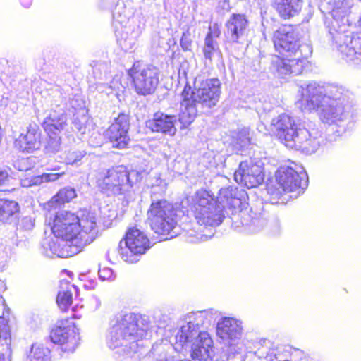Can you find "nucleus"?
<instances>
[{
	"mask_svg": "<svg viewBox=\"0 0 361 361\" xmlns=\"http://www.w3.org/2000/svg\"><path fill=\"white\" fill-rule=\"evenodd\" d=\"M302 111L317 110L320 120L329 125L343 126L356 114L353 94L337 84L321 85L312 82L302 88L298 102Z\"/></svg>",
	"mask_w": 361,
	"mask_h": 361,
	"instance_id": "nucleus-1",
	"label": "nucleus"
},
{
	"mask_svg": "<svg viewBox=\"0 0 361 361\" xmlns=\"http://www.w3.org/2000/svg\"><path fill=\"white\" fill-rule=\"evenodd\" d=\"M273 42L283 57L275 56L271 61L273 71L281 78L300 74L311 54L312 48L307 44L299 45L298 39L290 27H281L274 32Z\"/></svg>",
	"mask_w": 361,
	"mask_h": 361,
	"instance_id": "nucleus-2",
	"label": "nucleus"
},
{
	"mask_svg": "<svg viewBox=\"0 0 361 361\" xmlns=\"http://www.w3.org/2000/svg\"><path fill=\"white\" fill-rule=\"evenodd\" d=\"M221 94L218 79L201 80L196 78L193 89L186 85L181 94L179 121L183 128L190 126L197 115V105L211 108L216 105Z\"/></svg>",
	"mask_w": 361,
	"mask_h": 361,
	"instance_id": "nucleus-3",
	"label": "nucleus"
},
{
	"mask_svg": "<svg viewBox=\"0 0 361 361\" xmlns=\"http://www.w3.org/2000/svg\"><path fill=\"white\" fill-rule=\"evenodd\" d=\"M148 324L140 316L133 312L124 314L111 327L107 338L109 348L120 354L136 353L146 336Z\"/></svg>",
	"mask_w": 361,
	"mask_h": 361,
	"instance_id": "nucleus-4",
	"label": "nucleus"
},
{
	"mask_svg": "<svg viewBox=\"0 0 361 361\" xmlns=\"http://www.w3.org/2000/svg\"><path fill=\"white\" fill-rule=\"evenodd\" d=\"M180 212L165 200L153 201L147 212L152 229L159 235L174 238L178 234L177 217Z\"/></svg>",
	"mask_w": 361,
	"mask_h": 361,
	"instance_id": "nucleus-5",
	"label": "nucleus"
},
{
	"mask_svg": "<svg viewBox=\"0 0 361 361\" xmlns=\"http://www.w3.org/2000/svg\"><path fill=\"white\" fill-rule=\"evenodd\" d=\"M187 202L193 209L199 224L216 226L223 221V207L207 190H197L187 197Z\"/></svg>",
	"mask_w": 361,
	"mask_h": 361,
	"instance_id": "nucleus-6",
	"label": "nucleus"
},
{
	"mask_svg": "<svg viewBox=\"0 0 361 361\" xmlns=\"http://www.w3.org/2000/svg\"><path fill=\"white\" fill-rule=\"evenodd\" d=\"M130 11L123 4H118L113 13V25L117 41L125 51L134 49L141 34L140 28L130 22Z\"/></svg>",
	"mask_w": 361,
	"mask_h": 361,
	"instance_id": "nucleus-7",
	"label": "nucleus"
},
{
	"mask_svg": "<svg viewBox=\"0 0 361 361\" xmlns=\"http://www.w3.org/2000/svg\"><path fill=\"white\" fill-rule=\"evenodd\" d=\"M217 336L228 345L231 354H240L244 345L240 341L243 335L242 322L232 317L221 319L216 325Z\"/></svg>",
	"mask_w": 361,
	"mask_h": 361,
	"instance_id": "nucleus-8",
	"label": "nucleus"
},
{
	"mask_svg": "<svg viewBox=\"0 0 361 361\" xmlns=\"http://www.w3.org/2000/svg\"><path fill=\"white\" fill-rule=\"evenodd\" d=\"M136 92L142 95L153 93L159 83V70L153 66H142L133 64L128 71Z\"/></svg>",
	"mask_w": 361,
	"mask_h": 361,
	"instance_id": "nucleus-9",
	"label": "nucleus"
},
{
	"mask_svg": "<svg viewBox=\"0 0 361 361\" xmlns=\"http://www.w3.org/2000/svg\"><path fill=\"white\" fill-rule=\"evenodd\" d=\"M146 234L137 228H129L125 238L126 248L121 249V258L126 262L135 263L138 257L150 247Z\"/></svg>",
	"mask_w": 361,
	"mask_h": 361,
	"instance_id": "nucleus-10",
	"label": "nucleus"
},
{
	"mask_svg": "<svg viewBox=\"0 0 361 361\" xmlns=\"http://www.w3.org/2000/svg\"><path fill=\"white\" fill-rule=\"evenodd\" d=\"M126 178V168L118 166L100 173L97 179V185L108 196L123 194L128 192V186L125 184Z\"/></svg>",
	"mask_w": 361,
	"mask_h": 361,
	"instance_id": "nucleus-11",
	"label": "nucleus"
},
{
	"mask_svg": "<svg viewBox=\"0 0 361 361\" xmlns=\"http://www.w3.org/2000/svg\"><path fill=\"white\" fill-rule=\"evenodd\" d=\"M78 231L75 238V250L73 253L80 252L85 246L92 243L98 235L96 215L90 212L82 211L78 215Z\"/></svg>",
	"mask_w": 361,
	"mask_h": 361,
	"instance_id": "nucleus-12",
	"label": "nucleus"
},
{
	"mask_svg": "<svg viewBox=\"0 0 361 361\" xmlns=\"http://www.w3.org/2000/svg\"><path fill=\"white\" fill-rule=\"evenodd\" d=\"M278 184L284 192L303 190L307 186V175L304 169L296 164L293 166L283 165L276 173Z\"/></svg>",
	"mask_w": 361,
	"mask_h": 361,
	"instance_id": "nucleus-13",
	"label": "nucleus"
},
{
	"mask_svg": "<svg viewBox=\"0 0 361 361\" xmlns=\"http://www.w3.org/2000/svg\"><path fill=\"white\" fill-rule=\"evenodd\" d=\"M78 215L68 212H58L53 221L51 230L54 235L61 237L73 250H75V238L78 231Z\"/></svg>",
	"mask_w": 361,
	"mask_h": 361,
	"instance_id": "nucleus-14",
	"label": "nucleus"
},
{
	"mask_svg": "<svg viewBox=\"0 0 361 361\" xmlns=\"http://www.w3.org/2000/svg\"><path fill=\"white\" fill-rule=\"evenodd\" d=\"M263 165L257 159L250 158L241 161L234 173L235 181L248 188L257 187L264 180Z\"/></svg>",
	"mask_w": 361,
	"mask_h": 361,
	"instance_id": "nucleus-15",
	"label": "nucleus"
},
{
	"mask_svg": "<svg viewBox=\"0 0 361 361\" xmlns=\"http://www.w3.org/2000/svg\"><path fill=\"white\" fill-rule=\"evenodd\" d=\"M319 133L315 129L311 130L300 125L297 126L293 133V139L288 140L286 145L311 154L314 152L319 146Z\"/></svg>",
	"mask_w": 361,
	"mask_h": 361,
	"instance_id": "nucleus-16",
	"label": "nucleus"
},
{
	"mask_svg": "<svg viewBox=\"0 0 361 361\" xmlns=\"http://www.w3.org/2000/svg\"><path fill=\"white\" fill-rule=\"evenodd\" d=\"M54 343L61 345L63 351L73 352L79 344L78 329L73 324L59 325L50 333Z\"/></svg>",
	"mask_w": 361,
	"mask_h": 361,
	"instance_id": "nucleus-17",
	"label": "nucleus"
},
{
	"mask_svg": "<svg viewBox=\"0 0 361 361\" xmlns=\"http://www.w3.org/2000/svg\"><path fill=\"white\" fill-rule=\"evenodd\" d=\"M129 121L124 114H120L105 132V136L110 140L112 146L118 149L125 148L129 140L128 135Z\"/></svg>",
	"mask_w": 361,
	"mask_h": 361,
	"instance_id": "nucleus-18",
	"label": "nucleus"
},
{
	"mask_svg": "<svg viewBox=\"0 0 361 361\" xmlns=\"http://www.w3.org/2000/svg\"><path fill=\"white\" fill-rule=\"evenodd\" d=\"M297 126L291 116L283 114L273 119L271 131L286 145L288 140L293 139V133Z\"/></svg>",
	"mask_w": 361,
	"mask_h": 361,
	"instance_id": "nucleus-19",
	"label": "nucleus"
},
{
	"mask_svg": "<svg viewBox=\"0 0 361 361\" xmlns=\"http://www.w3.org/2000/svg\"><path fill=\"white\" fill-rule=\"evenodd\" d=\"M213 341L207 332H203L200 337L191 343V356L193 359L207 361L212 357Z\"/></svg>",
	"mask_w": 361,
	"mask_h": 361,
	"instance_id": "nucleus-20",
	"label": "nucleus"
},
{
	"mask_svg": "<svg viewBox=\"0 0 361 361\" xmlns=\"http://www.w3.org/2000/svg\"><path fill=\"white\" fill-rule=\"evenodd\" d=\"M248 21L244 15L233 14L226 23V35L230 41L236 42L243 37Z\"/></svg>",
	"mask_w": 361,
	"mask_h": 361,
	"instance_id": "nucleus-21",
	"label": "nucleus"
},
{
	"mask_svg": "<svg viewBox=\"0 0 361 361\" xmlns=\"http://www.w3.org/2000/svg\"><path fill=\"white\" fill-rule=\"evenodd\" d=\"M66 125V114L62 110L52 111L42 123L44 130L47 135H60Z\"/></svg>",
	"mask_w": 361,
	"mask_h": 361,
	"instance_id": "nucleus-22",
	"label": "nucleus"
},
{
	"mask_svg": "<svg viewBox=\"0 0 361 361\" xmlns=\"http://www.w3.org/2000/svg\"><path fill=\"white\" fill-rule=\"evenodd\" d=\"M176 116L156 114L152 121H149L148 126L153 131L161 132L164 134L173 135L176 132L175 127Z\"/></svg>",
	"mask_w": 361,
	"mask_h": 361,
	"instance_id": "nucleus-23",
	"label": "nucleus"
},
{
	"mask_svg": "<svg viewBox=\"0 0 361 361\" xmlns=\"http://www.w3.org/2000/svg\"><path fill=\"white\" fill-rule=\"evenodd\" d=\"M218 317L217 311L213 309L192 312L188 314L187 321L193 327L200 330V326L209 325Z\"/></svg>",
	"mask_w": 361,
	"mask_h": 361,
	"instance_id": "nucleus-24",
	"label": "nucleus"
},
{
	"mask_svg": "<svg viewBox=\"0 0 361 361\" xmlns=\"http://www.w3.org/2000/svg\"><path fill=\"white\" fill-rule=\"evenodd\" d=\"M237 188L232 185L222 188L219 192L217 202L223 207V209L225 207H238L241 204V201L237 197Z\"/></svg>",
	"mask_w": 361,
	"mask_h": 361,
	"instance_id": "nucleus-25",
	"label": "nucleus"
},
{
	"mask_svg": "<svg viewBox=\"0 0 361 361\" xmlns=\"http://www.w3.org/2000/svg\"><path fill=\"white\" fill-rule=\"evenodd\" d=\"M76 286L67 281H61L56 302L62 311H66L73 302V291H76Z\"/></svg>",
	"mask_w": 361,
	"mask_h": 361,
	"instance_id": "nucleus-26",
	"label": "nucleus"
},
{
	"mask_svg": "<svg viewBox=\"0 0 361 361\" xmlns=\"http://www.w3.org/2000/svg\"><path fill=\"white\" fill-rule=\"evenodd\" d=\"M302 4V0H275L274 7L279 15L286 19L298 13Z\"/></svg>",
	"mask_w": 361,
	"mask_h": 361,
	"instance_id": "nucleus-27",
	"label": "nucleus"
},
{
	"mask_svg": "<svg viewBox=\"0 0 361 361\" xmlns=\"http://www.w3.org/2000/svg\"><path fill=\"white\" fill-rule=\"evenodd\" d=\"M47 238L42 244L43 253L48 257H54V256L59 257H65V252L62 246L63 243L66 240L61 237Z\"/></svg>",
	"mask_w": 361,
	"mask_h": 361,
	"instance_id": "nucleus-28",
	"label": "nucleus"
},
{
	"mask_svg": "<svg viewBox=\"0 0 361 361\" xmlns=\"http://www.w3.org/2000/svg\"><path fill=\"white\" fill-rule=\"evenodd\" d=\"M204 331L198 330L193 327L192 324L187 321L186 324L183 325L176 336V342L179 343L181 347L192 343L196 338L200 337Z\"/></svg>",
	"mask_w": 361,
	"mask_h": 361,
	"instance_id": "nucleus-29",
	"label": "nucleus"
},
{
	"mask_svg": "<svg viewBox=\"0 0 361 361\" xmlns=\"http://www.w3.org/2000/svg\"><path fill=\"white\" fill-rule=\"evenodd\" d=\"M40 135L39 127L35 124L30 125L27 134L24 135V151L31 152L39 149L41 146Z\"/></svg>",
	"mask_w": 361,
	"mask_h": 361,
	"instance_id": "nucleus-30",
	"label": "nucleus"
},
{
	"mask_svg": "<svg viewBox=\"0 0 361 361\" xmlns=\"http://www.w3.org/2000/svg\"><path fill=\"white\" fill-rule=\"evenodd\" d=\"M51 352L44 345L35 343L31 345L27 355L26 361H50Z\"/></svg>",
	"mask_w": 361,
	"mask_h": 361,
	"instance_id": "nucleus-31",
	"label": "nucleus"
},
{
	"mask_svg": "<svg viewBox=\"0 0 361 361\" xmlns=\"http://www.w3.org/2000/svg\"><path fill=\"white\" fill-rule=\"evenodd\" d=\"M19 211L20 207L15 201L0 199V224L5 223Z\"/></svg>",
	"mask_w": 361,
	"mask_h": 361,
	"instance_id": "nucleus-32",
	"label": "nucleus"
},
{
	"mask_svg": "<svg viewBox=\"0 0 361 361\" xmlns=\"http://www.w3.org/2000/svg\"><path fill=\"white\" fill-rule=\"evenodd\" d=\"M65 174L64 171L56 173H43L40 176H36L31 179L24 178V187H30L32 185H38L42 183L54 182Z\"/></svg>",
	"mask_w": 361,
	"mask_h": 361,
	"instance_id": "nucleus-33",
	"label": "nucleus"
},
{
	"mask_svg": "<svg viewBox=\"0 0 361 361\" xmlns=\"http://www.w3.org/2000/svg\"><path fill=\"white\" fill-rule=\"evenodd\" d=\"M76 197L75 190L70 187H66L60 190L58 193L52 197L49 204L51 207L54 204H62L68 202Z\"/></svg>",
	"mask_w": 361,
	"mask_h": 361,
	"instance_id": "nucleus-34",
	"label": "nucleus"
},
{
	"mask_svg": "<svg viewBox=\"0 0 361 361\" xmlns=\"http://www.w3.org/2000/svg\"><path fill=\"white\" fill-rule=\"evenodd\" d=\"M219 51V46L217 42L214 39L211 28L209 27V32L207 33L204 39V46L203 48L204 56L206 59L210 61L212 57Z\"/></svg>",
	"mask_w": 361,
	"mask_h": 361,
	"instance_id": "nucleus-35",
	"label": "nucleus"
},
{
	"mask_svg": "<svg viewBox=\"0 0 361 361\" xmlns=\"http://www.w3.org/2000/svg\"><path fill=\"white\" fill-rule=\"evenodd\" d=\"M251 144L250 130L247 128L240 130L235 140V147L238 150L247 148Z\"/></svg>",
	"mask_w": 361,
	"mask_h": 361,
	"instance_id": "nucleus-36",
	"label": "nucleus"
},
{
	"mask_svg": "<svg viewBox=\"0 0 361 361\" xmlns=\"http://www.w3.org/2000/svg\"><path fill=\"white\" fill-rule=\"evenodd\" d=\"M48 139L44 147L47 154H56L60 150L61 139L59 135H47Z\"/></svg>",
	"mask_w": 361,
	"mask_h": 361,
	"instance_id": "nucleus-37",
	"label": "nucleus"
},
{
	"mask_svg": "<svg viewBox=\"0 0 361 361\" xmlns=\"http://www.w3.org/2000/svg\"><path fill=\"white\" fill-rule=\"evenodd\" d=\"M13 179L9 167H0V188L10 185Z\"/></svg>",
	"mask_w": 361,
	"mask_h": 361,
	"instance_id": "nucleus-38",
	"label": "nucleus"
},
{
	"mask_svg": "<svg viewBox=\"0 0 361 361\" xmlns=\"http://www.w3.org/2000/svg\"><path fill=\"white\" fill-rule=\"evenodd\" d=\"M126 185L128 186V191L133 187V185L139 182L142 178V173L137 171H128L126 170Z\"/></svg>",
	"mask_w": 361,
	"mask_h": 361,
	"instance_id": "nucleus-39",
	"label": "nucleus"
},
{
	"mask_svg": "<svg viewBox=\"0 0 361 361\" xmlns=\"http://www.w3.org/2000/svg\"><path fill=\"white\" fill-rule=\"evenodd\" d=\"M192 43V33L190 31V28L188 27L187 30L182 35V37L180 40V44L184 51H188L190 50Z\"/></svg>",
	"mask_w": 361,
	"mask_h": 361,
	"instance_id": "nucleus-40",
	"label": "nucleus"
},
{
	"mask_svg": "<svg viewBox=\"0 0 361 361\" xmlns=\"http://www.w3.org/2000/svg\"><path fill=\"white\" fill-rule=\"evenodd\" d=\"M83 156L84 155L82 152L80 151H69L64 158L63 161L66 164H76L78 161L81 160Z\"/></svg>",
	"mask_w": 361,
	"mask_h": 361,
	"instance_id": "nucleus-41",
	"label": "nucleus"
},
{
	"mask_svg": "<svg viewBox=\"0 0 361 361\" xmlns=\"http://www.w3.org/2000/svg\"><path fill=\"white\" fill-rule=\"evenodd\" d=\"M9 333L8 320L4 317H0V338H6L9 336Z\"/></svg>",
	"mask_w": 361,
	"mask_h": 361,
	"instance_id": "nucleus-42",
	"label": "nucleus"
},
{
	"mask_svg": "<svg viewBox=\"0 0 361 361\" xmlns=\"http://www.w3.org/2000/svg\"><path fill=\"white\" fill-rule=\"evenodd\" d=\"M99 276L102 281L112 280L114 279V274L111 269L103 267L99 269Z\"/></svg>",
	"mask_w": 361,
	"mask_h": 361,
	"instance_id": "nucleus-43",
	"label": "nucleus"
},
{
	"mask_svg": "<svg viewBox=\"0 0 361 361\" xmlns=\"http://www.w3.org/2000/svg\"><path fill=\"white\" fill-rule=\"evenodd\" d=\"M35 219L29 216L24 218V230H30L34 227Z\"/></svg>",
	"mask_w": 361,
	"mask_h": 361,
	"instance_id": "nucleus-44",
	"label": "nucleus"
},
{
	"mask_svg": "<svg viewBox=\"0 0 361 361\" xmlns=\"http://www.w3.org/2000/svg\"><path fill=\"white\" fill-rule=\"evenodd\" d=\"M27 162L30 165H35L39 163V159L36 157L30 156L26 158Z\"/></svg>",
	"mask_w": 361,
	"mask_h": 361,
	"instance_id": "nucleus-45",
	"label": "nucleus"
},
{
	"mask_svg": "<svg viewBox=\"0 0 361 361\" xmlns=\"http://www.w3.org/2000/svg\"><path fill=\"white\" fill-rule=\"evenodd\" d=\"M0 361H8V357L2 353H0Z\"/></svg>",
	"mask_w": 361,
	"mask_h": 361,
	"instance_id": "nucleus-46",
	"label": "nucleus"
},
{
	"mask_svg": "<svg viewBox=\"0 0 361 361\" xmlns=\"http://www.w3.org/2000/svg\"><path fill=\"white\" fill-rule=\"evenodd\" d=\"M105 91L107 94H112L113 93L112 86H109V87H106Z\"/></svg>",
	"mask_w": 361,
	"mask_h": 361,
	"instance_id": "nucleus-47",
	"label": "nucleus"
},
{
	"mask_svg": "<svg viewBox=\"0 0 361 361\" xmlns=\"http://www.w3.org/2000/svg\"><path fill=\"white\" fill-rule=\"evenodd\" d=\"M32 4V0H27L26 3V7H30Z\"/></svg>",
	"mask_w": 361,
	"mask_h": 361,
	"instance_id": "nucleus-48",
	"label": "nucleus"
},
{
	"mask_svg": "<svg viewBox=\"0 0 361 361\" xmlns=\"http://www.w3.org/2000/svg\"><path fill=\"white\" fill-rule=\"evenodd\" d=\"M60 169V167L59 166H56L53 169H47V170H52V171H58Z\"/></svg>",
	"mask_w": 361,
	"mask_h": 361,
	"instance_id": "nucleus-49",
	"label": "nucleus"
},
{
	"mask_svg": "<svg viewBox=\"0 0 361 361\" xmlns=\"http://www.w3.org/2000/svg\"><path fill=\"white\" fill-rule=\"evenodd\" d=\"M259 222V221H254L253 224H258Z\"/></svg>",
	"mask_w": 361,
	"mask_h": 361,
	"instance_id": "nucleus-50",
	"label": "nucleus"
},
{
	"mask_svg": "<svg viewBox=\"0 0 361 361\" xmlns=\"http://www.w3.org/2000/svg\"><path fill=\"white\" fill-rule=\"evenodd\" d=\"M259 231V229L254 230L253 231H254V232H257V231Z\"/></svg>",
	"mask_w": 361,
	"mask_h": 361,
	"instance_id": "nucleus-51",
	"label": "nucleus"
}]
</instances>
